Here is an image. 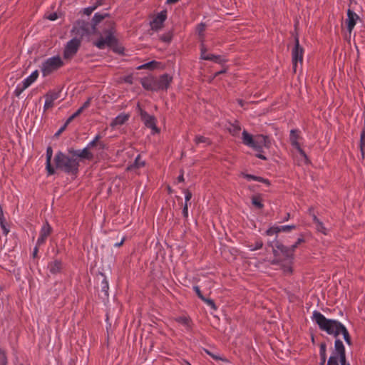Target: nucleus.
<instances>
[{
    "instance_id": "09e8293b",
    "label": "nucleus",
    "mask_w": 365,
    "mask_h": 365,
    "mask_svg": "<svg viewBox=\"0 0 365 365\" xmlns=\"http://www.w3.org/2000/svg\"><path fill=\"white\" fill-rule=\"evenodd\" d=\"M67 125L63 124V125L54 134L55 138H58L60 135L66 129Z\"/></svg>"
},
{
    "instance_id": "aec40b11",
    "label": "nucleus",
    "mask_w": 365,
    "mask_h": 365,
    "mask_svg": "<svg viewBox=\"0 0 365 365\" xmlns=\"http://www.w3.org/2000/svg\"><path fill=\"white\" fill-rule=\"evenodd\" d=\"M46 170L47 171L48 175H52L56 173V167L54 168L51 165V158L53 155V149L51 146H48L46 149Z\"/></svg>"
},
{
    "instance_id": "f8f14e48",
    "label": "nucleus",
    "mask_w": 365,
    "mask_h": 365,
    "mask_svg": "<svg viewBox=\"0 0 365 365\" xmlns=\"http://www.w3.org/2000/svg\"><path fill=\"white\" fill-rule=\"evenodd\" d=\"M138 107L139 108L140 118L142 121L144 122L145 126L158 133L160 130L156 126V119L155 116L149 115L145 110H143L140 107L139 103L138 104Z\"/></svg>"
},
{
    "instance_id": "1a4fd4ad",
    "label": "nucleus",
    "mask_w": 365,
    "mask_h": 365,
    "mask_svg": "<svg viewBox=\"0 0 365 365\" xmlns=\"http://www.w3.org/2000/svg\"><path fill=\"white\" fill-rule=\"evenodd\" d=\"M97 279V287L100 289L98 296L103 299L106 300L108 298V282L106 276L103 272H99L96 277Z\"/></svg>"
},
{
    "instance_id": "f704fd0d",
    "label": "nucleus",
    "mask_w": 365,
    "mask_h": 365,
    "mask_svg": "<svg viewBox=\"0 0 365 365\" xmlns=\"http://www.w3.org/2000/svg\"><path fill=\"white\" fill-rule=\"evenodd\" d=\"M251 251H255L261 249L263 247V242L261 240H257L255 243V245H249Z\"/></svg>"
},
{
    "instance_id": "6e6552de",
    "label": "nucleus",
    "mask_w": 365,
    "mask_h": 365,
    "mask_svg": "<svg viewBox=\"0 0 365 365\" xmlns=\"http://www.w3.org/2000/svg\"><path fill=\"white\" fill-rule=\"evenodd\" d=\"M304 48L299 44V37L297 34L294 36V46L292 51V68L294 73L297 72V63H301L303 61Z\"/></svg>"
},
{
    "instance_id": "e433bc0d",
    "label": "nucleus",
    "mask_w": 365,
    "mask_h": 365,
    "mask_svg": "<svg viewBox=\"0 0 365 365\" xmlns=\"http://www.w3.org/2000/svg\"><path fill=\"white\" fill-rule=\"evenodd\" d=\"M316 229L318 232H320L324 235H327V229L322 221H319L316 224Z\"/></svg>"
},
{
    "instance_id": "4be33fe9",
    "label": "nucleus",
    "mask_w": 365,
    "mask_h": 365,
    "mask_svg": "<svg viewBox=\"0 0 365 365\" xmlns=\"http://www.w3.org/2000/svg\"><path fill=\"white\" fill-rule=\"evenodd\" d=\"M130 118L129 114L120 113L118 116H116L110 123V125L112 128H114L118 125H123L127 120H128Z\"/></svg>"
},
{
    "instance_id": "b1692460",
    "label": "nucleus",
    "mask_w": 365,
    "mask_h": 365,
    "mask_svg": "<svg viewBox=\"0 0 365 365\" xmlns=\"http://www.w3.org/2000/svg\"><path fill=\"white\" fill-rule=\"evenodd\" d=\"M101 135L100 134L97 135L94 139L90 142L87 146H88L91 149L94 148H98L99 150H103L106 148V145L103 142L100 141L101 138Z\"/></svg>"
},
{
    "instance_id": "f257e3e1",
    "label": "nucleus",
    "mask_w": 365,
    "mask_h": 365,
    "mask_svg": "<svg viewBox=\"0 0 365 365\" xmlns=\"http://www.w3.org/2000/svg\"><path fill=\"white\" fill-rule=\"evenodd\" d=\"M110 16L108 13H96L91 22L79 21V29L83 31L82 35H98L99 38L93 42V45L99 49L110 48L114 53L124 55L125 48L119 43L118 39L115 36L116 32V24L112 19L106 20L99 30L98 25L106 18Z\"/></svg>"
},
{
    "instance_id": "f3484780",
    "label": "nucleus",
    "mask_w": 365,
    "mask_h": 365,
    "mask_svg": "<svg viewBox=\"0 0 365 365\" xmlns=\"http://www.w3.org/2000/svg\"><path fill=\"white\" fill-rule=\"evenodd\" d=\"M47 268L53 275L60 274L63 269V262L61 259H56L48 263Z\"/></svg>"
},
{
    "instance_id": "4468645a",
    "label": "nucleus",
    "mask_w": 365,
    "mask_h": 365,
    "mask_svg": "<svg viewBox=\"0 0 365 365\" xmlns=\"http://www.w3.org/2000/svg\"><path fill=\"white\" fill-rule=\"evenodd\" d=\"M331 356H336L340 361L341 365H345L346 363V355L345 348L343 342L336 339L334 343V352Z\"/></svg>"
},
{
    "instance_id": "bb28decb",
    "label": "nucleus",
    "mask_w": 365,
    "mask_h": 365,
    "mask_svg": "<svg viewBox=\"0 0 365 365\" xmlns=\"http://www.w3.org/2000/svg\"><path fill=\"white\" fill-rule=\"evenodd\" d=\"M38 71H34L29 77H27L23 81V84L24 85V88L29 87L38 78Z\"/></svg>"
},
{
    "instance_id": "473e14b6",
    "label": "nucleus",
    "mask_w": 365,
    "mask_h": 365,
    "mask_svg": "<svg viewBox=\"0 0 365 365\" xmlns=\"http://www.w3.org/2000/svg\"><path fill=\"white\" fill-rule=\"evenodd\" d=\"M160 64H161L160 62L153 60L150 62L145 63V67H146V69H148V70L153 71L155 69L158 68L160 67Z\"/></svg>"
},
{
    "instance_id": "a211bd4d",
    "label": "nucleus",
    "mask_w": 365,
    "mask_h": 365,
    "mask_svg": "<svg viewBox=\"0 0 365 365\" xmlns=\"http://www.w3.org/2000/svg\"><path fill=\"white\" fill-rule=\"evenodd\" d=\"M60 96V91H50L46 95L44 103V110H46L53 106V102Z\"/></svg>"
},
{
    "instance_id": "5701e85b",
    "label": "nucleus",
    "mask_w": 365,
    "mask_h": 365,
    "mask_svg": "<svg viewBox=\"0 0 365 365\" xmlns=\"http://www.w3.org/2000/svg\"><path fill=\"white\" fill-rule=\"evenodd\" d=\"M241 175L244 178L247 179V180L258 181V182L264 183V184H266L268 186H269L271 185V182H270V181L268 179L260 177V176H256V175H254L247 174V173H242Z\"/></svg>"
},
{
    "instance_id": "a878e982",
    "label": "nucleus",
    "mask_w": 365,
    "mask_h": 365,
    "mask_svg": "<svg viewBox=\"0 0 365 365\" xmlns=\"http://www.w3.org/2000/svg\"><path fill=\"white\" fill-rule=\"evenodd\" d=\"M145 163L144 160H141L140 155H138V156L135 158L133 163L130 165L127 168V170H132L133 169H138V168H142V167L145 166Z\"/></svg>"
},
{
    "instance_id": "f03ea898",
    "label": "nucleus",
    "mask_w": 365,
    "mask_h": 365,
    "mask_svg": "<svg viewBox=\"0 0 365 365\" xmlns=\"http://www.w3.org/2000/svg\"><path fill=\"white\" fill-rule=\"evenodd\" d=\"M90 150L91 148L86 146L82 150L69 148L67 150V153L61 150L58 151L53 159L56 170L76 176L79 172L80 161L93 160L94 155Z\"/></svg>"
},
{
    "instance_id": "7c9ffc66",
    "label": "nucleus",
    "mask_w": 365,
    "mask_h": 365,
    "mask_svg": "<svg viewBox=\"0 0 365 365\" xmlns=\"http://www.w3.org/2000/svg\"><path fill=\"white\" fill-rule=\"evenodd\" d=\"M196 145H198L200 143H206L207 145H211L212 142L211 140L205 136L202 135H196L194 140Z\"/></svg>"
},
{
    "instance_id": "412c9836",
    "label": "nucleus",
    "mask_w": 365,
    "mask_h": 365,
    "mask_svg": "<svg viewBox=\"0 0 365 365\" xmlns=\"http://www.w3.org/2000/svg\"><path fill=\"white\" fill-rule=\"evenodd\" d=\"M296 228V225H284V226H275L271 227L266 231L267 235H272L277 234L280 232H290Z\"/></svg>"
},
{
    "instance_id": "e2e57ef3",
    "label": "nucleus",
    "mask_w": 365,
    "mask_h": 365,
    "mask_svg": "<svg viewBox=\"0 0 365 365\" xmlns=\"http://www.w3.org/2000/svg\"><path fill=\"white\" fill-rule=\"evenodd\" d=\"M312 217V220L315 225L320 221V220L317 217L316 214H313Z\"/></svg>"
},
{
    "instance_id": "58836bf2",
    "label": "nucleus",
    "mask_w": 365,
    "mask_h": 365,
    "mask_svg": "<svg viewBox=\"0 0 365 365\" xmlns=\"http://www.w3.org/2000/svg\"><path fill=\"white\" fill-rule=\"evenodd\" d=\"M339 359L336 356H331L328 360L327 365H339Z\"/></svg>"
},
{
    "instance_id": "9d476101",
    "label": "nucleus",
    "mask_w": 365,
    "mask_h": 365,
    "mask_svg": "<svg viewBox=\"0 0 365 365\" xmlns=\"http://www.w3.org/2000/svg\"><path fill=\"white\" fill-rule=\"evenodd\" d=\"M81 46V40L77 38H73L70 40L66 45L63 51V58L65 59H70L73 58Z\"/></svg>"
},
{
    "instance_id": "4d7b16f0",
    "label": "nucleus",
    "mask_w": 365,
    "mask_h": 365,
    "mask_svg": "<svg viewBox=\"0 0 365 365\" xmlns=\"http://www.w3.org/2000/svg\"><path fill=\"white\" fill-rule=\"evenodd\" d=\"M0 226H1V229L3 230V233L5 235H7L8 233L9 232V230L6 227V223L1 224Z\"/></svg>"
},
{
    "instance_id": "49530a36",
    "label": "nucleus",
    "mask_w": 365,
    "mask_h": 365,
    "mask_svg": "<svg viewBox=\"0 0 365 365\" xmlns=\"http://www.w3.org/2000/svg\"><path fill=\"white\" fill-rule=\"evenodd\" d=\"M54 287H58L54 289L55 292L58 291L56 295H59L63 290V286L61 283H55Z\"/></svg>"
},
{
    "instance_id": "c85d7f7f",
    "label": "nucleus",
    "mask_w": 365,
    "mask_h": 365,
    "mask_svg": "<svg viewBox=\"0 0 365 365\" xmlns=\"http://www.w3.org/2000/svg\"><path fill=\"white\" fill-rule=\"evenodd\" d=\"M262 201V198L260 194H257L252 197V204L258 209H262L264 207V205Z\"/></svg>"
},
{
    "instance_id": "2f4dec72",
    "label": "nucleus",
    "mask_w": 365,
    "mask_h": 365,
    "mask_svg": "<svg viewBox=\"0 0 365 365\" xmlns=\"http://www.w3.org/2000/svg\"><path fill=\"white\" fill-rule=\"evenodd\" d=\"M327 345L324 343L321 344L319 349V354L322 360V364H324L327 359Z\"/></svg>"
},
{
    "instance_id": "ddd939ff",
    "label": "nucleus",
    "mask_w": 365,
    "mask_h": 365,
    "mask_svg": "<svg viewBox=\"0 0 365 365\" xmlns=\"http://www.w3.org/2000/svg\"><path fill=\"white\" fill-rule=\"evenodd\" d=\"M200 57L203 60L210 61L216 63L222 64L227 61L226 59L223 58L220 55H214L211 53H207V48L204 43L200 44Z\"/></svg>"
},
{
    "instance_id": "39448f33",
    "label": "nucleus",
    "mask_w": 365,
    "mask_h": 365,
    "mask_svg": "<svg viewBox=\"0 0 365 365\" xmlns=\"http://www.w3.org/2000/svg\"><path fill=\"white\" fill-rule=\"evenodd\" d=\"M242 135V143L250 148H252L253 150L258 153L255 155L257 158L263 160H267V158L262 154L263 148L262 145V140H260L259 134L252 135L247 130H244Z\"/></svg>"
},
{
    "instance_id": "6ab92c4d",
    "label": "nucleus",
    "mask_w": 365,
    "mask_h": 365,
    "mask_svg": "<svg viewBox=\"0 0 365 365\" xmlns=\"http://www.w3.org/2000/svg\"><path fill=\"white\" fill-rule=\"evenodd\" d=\"M359 19V16L351 9L347 10V19L346 24L347 26V30L351 34V31L354 28L356 21Z\"/></svg>"
},
{
    "instance_id": "ea45409f",
    "label": "nucleus",
    "mask_w": 365,
    "mask_h": 365,
    "mask_svg": "<svg viewBox=\"0 0 365 365\" xmlns=\"http://www.w3.org/2000/svg\"><path fill=\"white\" fill-rule=\"evenodd\" d=\"M121 79L124 83H128L130 85H132L133 83V74H129L128 76H125L123 77Z\"/></svg>"
},
{
    "instance_id": "6e6d98bb",
    "label": "nucleus",
    "mask_w": 365,
    "mask_h": 365,
    "mask_svg": "<svg viewBox=\"0 0 365 365\" xmlns=\"http://www.w3.org/2000/svg\"><path fill=\"white\" fill-rule=\"evenodd\" d=\"M232 126H233V130L232 131V135L237 134L240 132V130H241L240 126L238 125H232Z\"/></svg>"
},
{
    "instance_id": "7ed1b4c3",
    "label": "nucleus",
    "mask_w": 365,
    "mask_h": 365,
    "mask_svg": "<svg viewBox=\"0 0 365 365\" xmlns=\"http://www.w3.org/2000/svg\"><path fill=\"white\" fill-rule=\"evenodd\" d=\"M173 81V76L168 73L156 78L153 75L141 78L140 82L143 88L148 91H167Z\"/></svg>"
},
{
    "instance_id": "4c0bfd02",
    "label": "nucleus",
    "mask_w": 365,
    "mask_h": 365,
    "mask_svg": "<svg viewBox=\"0 0 365 365\" xmlns=\"http://www.w3.org/2000/svg\"><path fill=\"white\" fill-rule=\"evenodd\" d=\"M202 301L205 302L212 309H214V310L217 309V307H216L215 303L213 299L205 297Z\"/></svg>"
},
{
    "instance_id": "2eb2a0df",
    "label": "nucleus",
    "mask_w": 365,
    "mask_h": 365,
    "mask_svg": "<svg viewBox=\"0 0 365 365\" xmlns=\"http://www.w3.org/2000/svg\"><path fill=\"white\" fill-rule=\"evenodd\" d=\"M167 19V10L161 11L158 15L150 21V24L151 29L154 31H158L163 28V23Z\"/></svg>"
},
{
    "instance_id": "69168bd1",
    "label": "nucleus",
    "mask_w": 365,
    "mask_h": 365,
    "mask_svg": "<svg viewBox=\"0 0 365 365\" xmlns=\"http://www.w3.org/2000/svg\"><path fill=\"white\" fill-rule=\"evenodd\" d=\"M227 72V68H224L220 71H217L215 73V77L216 76H218L219 75L222 74V73H225Z\"/></svg>"
},
{
    "instance_id": "20e7f679",
    "label": "nucleus",
    "mask_w": 365,
    "mask_h": 365,
    "mask_svg": "<svg viewBox=\"0 0 365 365\" xmlns=\"http://www.w3.org/2000/svg\"><path fill=\"white\" fill-rule=\"evenodd\" d=\"M319 328L328 334L336 336L342 334L344 340L348 344H351L349 334L346 328L338 321H317Z\"/></svg>"
},
{
    "instance_id": "052dcab7",
    "label": "nucleus",
    "mask_w": 365,
    "mask_h": 365,
    "mask_svg": "<svg viewBox=\"0 0 365 365\" xmlns=\"http://www.w3.org/2000/svg\"><path fill=\"white\" fill-rule=\"evenodd\" d=\"M104 3V0H96V3L93 4L94 6H96V9H97L98 6L103 5Z\"/></svg>"
},
{
    "instance_id": "774afa93",
    "label": "nucleus",
    "mask_w": 365,
    "mask_h": 365,
    "mask_svg": "<svg viewBox=\"0 0 365 365\" xmlns=\"http://www.w3.org/2000/svg\"><path fill=\"white\" fill-rule=\"evenodd\" d=\"M205 351H206V353H207V354H209V355H210L212 358H213L214 359H219V357H218V356H217L216 355H215V354H212V353H211V352H210L209 351L206 350Z\"/></svg>"
},
{
    "instance_id": "864d4df0",
    "label": "nucleus",
    "mask_w": 365,
    "mask_h": 365,
    "mask_svg": "<svg viewBox=\"0 0 365 365\" xmlns=\"http://www.w3.org/2000/svg\"><path fill=\"white\" fill-rule=\"evenodd\" d=\"M282 260H283V259H279V257H275L274 259H273L270 262V263H271V264H272V265H279V264H281V262H282Z\"/></svg>"
},
{
    "instance_id": "c9c22d12",
    "label": "nucleus",
    "mask_w": 365,
    "mask_h": 365,
    "mask_svg": "<svg viewBox=\"0 0 365 365\" xmlns=\"http://www.w3.org/2000/svg\"><path fill=\"white\" fill-rule=\"evenodd\" d=\"M173 38V33L168 32L167 34H163L160 37V40L165 43H170L172 41Z\"/></svg>"
},
{
    "instance_id": "13d9d810",
    "label": "nucleus",
    "mask_w": 365,
    "mask_h": 365,
    "mask_svg": "<svg viewBox=\"0 0 365 365\" xmlns=\"http://www.w3.org/2000/svg\"><path fill=\"white\" fill-rule=\"evenodd\" d=\"M125 240V237H122L120 242H117L114 243V246L116 247H121L123 245Z\"/></svg>"
},
{
    "instance_id": "c03bdc74",
    "label": "nucleus",
    "mask_w": 365,
    "mask_h": 365,
    "mask_svg": "<svg viewBox=\"0 0 365 365\" xmlns=\"http://www.w3.org/2000/svg\"><path fill=\"white\" fill-rule=\"evenodd\" d=\"M27 88H24V85H22V87H20L19 86H17V88L14 91V94L16 96L19 97L21 93L26 89Z\"/></svg>"
},
{
    "instance_id": "338daca9",
    "label": "nucleus",
    "mask_w": 365,
    "mask_h": 365,
    "mask_svg": "<svg viewBox=\"0 0 365 365\" xmlns=\"http://www.w3.org/2000/svg\"><path fill=\"white\" fill-rule=\"evenodd\" d=\"M308 214L312 217L313 214H315L314 213V207H310L309 209H308Z\"/></svg>"
},
{
    "instance_id": "79ce46f5",
    "label": "nucleus",
    "mask_w": 365,
    "mask_h": 365,
    "mask_svg": "<svg viewBox=\"0 0 365 365\" xmlns=\"http://www.w3.org/2000/svg\"><path fill=\"white\" fill-rule=\"evenodd\" d=\"M96 6H94L93 5V6H88V7L85 8V9H83V14H84L85 15L89 16V15H91V14H92V12H93L94 10H96Z\"/></svg>"
},
{
    "instance_id": "423d86ee",
    "label": "nucleus",
    "mask_w": 365,
    "mask_h": 365,
    "mask_svg": "<svg viewBox=\"0 0 365 365\" xmlns=\"http://www.w3.org/2000/svg\"><path fill=\"white\" fill-rule=\"evenodd\" d=\"M63 66V61L59 56H53L42 63L41 70L43 77L57 71Z\"/></svg>"
},
{
    "instance_id": "c756f323",
    "label": "nucleus",
    "mask_w": 365,
    "mask_h": 365,
    "mask_svg": "<svg viewBox=\"0 0 365 365\" xmlns=\"http://www.w3.org/2000/svg\"><path fill=\"white\" fill-rule=\"evenodd\" d=\"M259 136H260V140H262V148L264 147L265 148H267V149L270 148L271 145H272V142H271L269 137L268 135H264L262 134H259Z\"/></svg>"
},
{
    "instance_id": "72a5a7b5",
    "label": "nucleus",
    "mask_w": 365,
    "mask_h": 365,
    "mask_svg": "<svg viewBox=\"0 0 365 365\" xmlns=\"http://www.w3.org/2000/svg\"><path fill=\"white\" fill-rule=\"evenodd\" d=\"M304 242H305V240L303 237V235H301V237H299L297 242L294 245L290 246L291 251L294 253L295 250L299 247V245Z\"/></svg>"
},
{
    "instance_id": "a18cd8bd",
    "label": "nucleus",
    "mask_w": 365,
    "mask_h": 365,
    "mask_svg": "<svg viewBox=\"0 0 365 365\" xmlns=\"http://www.w3.org/2000/svg\"><path fill=\"white\" fill-rule=\"evenodd\" d=\"M193 289H194L196 294L197 295V297L200 299H201L202 300H203L205 297L203 296V294H202L200 287L197 286H195V287H193Z\"/></svg>"
},
{
    "instance_id": "a19ab883",
    "label": "nucleus",
    "mask_w": 365,
    "mask_h": 365,
    "mask_svg": "<svg viewBox=\"0 0 365 365\" xmlns=\"http://www.w3.org/2000/svg\"><path fill=\"white\" fill-rule=\"evenodd\" d=\"M312 319H327L323 314L317 311H314L312 317Z\"/></svg>"
},
{
    "instance_id": "dca6fc26",
    "label": "nucleus",
    "mask_w": 365,
    "mask_h": 365,
    "mask_svg": "<svg viewBox=\"0 0 365 365\" xmlns=\"http://www.w3.org/2000/svg\"><path fill=\"white\" fill-rule=\"evenodd\" d=\"M52 232V227L48 224L47 221H46L45 224L42 226L40 231V236L37 240V246H41L43 243H45L47 237L51 235Z\"/></svg>"
},
{
    "instance_id": "5fc2aeb1",
    "label": "nucleus",
    "mask_w": 365,
    "mask_h": 365,
    "mask_svg": "<svg viewBox=\"0 0 365 365\" xmlns=\"http://www.w3.org/2000/svg\"><path fill=\"white\" fill-rule=\"evenodd\" d=\"M91 100H92V98H91V97H89V98L87 99V101H85V102L83 103V104L81 106L83 107V108H84V109L88 108L90 106V105H91Z\"/></svg>"
},
{
    "instance_id": "de8ad7c7",
    "label": "nucleus",
    "mask_w": 365,
    "mask_h": 365,
    "mask_svg": "<svg viewBox=\"0 0 365 365\" xmlns=\"http://www.w3.org/2000/svg\"><path fill=\"white\" fill-rule=\"evenodd\" d=\"M282 269H283V272L284 273L292 274L293 272V269L291 266H286L284 264H282Z\"/></svg>"
},
{
    "instance_id": "bf43d9fd",
    "label": "nucleus",
    "mask_w": 365,
    "mask_h": 365,
    "mask_svg": "<svg viewBox=\"0 0 365 365\" xmlns=\"http://www.w3.org/2000/svg\"><path fill=\"white\" fill-rule=\"evenodd\" d=\"M185 179H184V175H183V170H180V175L178 177V181L179 182H184Z\"/></svg>"
},
{
    "instance_id": "8fccbe9b",
    "label": "nucleus",
    "mask_w": 365,
    "mask_h": 365,
    "mask_svg": "<svg viewBox=\"0 0 365 365\" xmlns=\"http://www.w3.org/2000/svg\"><path fill=\"white\" fill-rule=\"evenodd\" d=\"M182 215L185 218L188 217V205L187 203H185L182 208Z\"/></svg>"
},
{
    "instance_id": "9b49d317",
    "label": "nucleus",
    "mask_w": 365,
    "mask_h": 365,
    "mask_svg": "<svg viewBox=\"0 0 365 365\" xmlns=\"http://www.w3.org/2000/svg\"><path fill=\"white\" fill-rule=\"evenodd\" d=\"M299 131L297 129L291 130L290 135H289V140H290L291 145L295 149H297V151L299 152V153L300 154V155L304 158L305 163H309V159L307 155L306 154V153L304 152V150L301 148L300 144L298 142V139L299 138Z\"/></svg>"
},
{
    "instance_id": "0eeeda50",
    "label": "nucleus",
    "mask_w": 365,
    "mask_h": 365,
    "mask_svg": "<svg viewBox=\"0 0 365 365\" xmlns=\"http://www.w3.org/2000/svg\"><path fill=\"white\" fill-rule=\"evenodd\" d=\"M274 246L276 249H273V255L274 257H283V260H287L290 264L293 262L294 254L291 251L290 247H287L282 244L277 238L274 240Z\"/></svg>"
},
{
    "instance_id": "680f3d73",
    "label": "nucleus",
    "mask_w": 365,
    "mask_h": 365,
    "mask_svg": "<svg viewBox=\"0 0 365 365\" xmlns=\"http://www.w3.org/2000/svg\"><path fill=\"white\" fill-rule=\"evenodd\" d=\"M75 118H73V116L71 115L67 120L65 122V125H66L67 126L74 120Z\"/></svg>"
},
{
    "instance_id": "393cba45",
    "label": "nucleus",
    "mask_w": 365,
    "mask_h": 365,
    "mask_svg": "<svg viewBox=\"0 0 365 365\" xmlns=\"http://www.w3.org/2000/svg\"><path fill=\"white\" fill-rule=\"evenodd\" d=\"M364 127L361 132L360 143H359V148H360V151L361 153L362 158H364V155H365V112L364 113Z\"/></svg>"
},
{
    "instance_id": "3c124183",
    "label": "nucleus",
    "mask_w": 365,
    "mask_h": 365,
    "mask_svg": "<svg viewBox=\"0 0 365 365\" xmlns=\"http://www.w3.org/2000/svg\"><path fill=\"white\" fill-rule=\"evenodd\" d=\"M46 19H48L50 21H55V20H56L58 19L57 13L53 12V13L50 14L49 15H48L46 16Z\"/></svg>"
},
{
    "instance_id": "37998d69",
    "label": "nucleus",
    "mask_w": 365,
    "mask_h": 365,
    "mask_svg": "<svg viewBox=\"0 0 365 365\" xmlns=\"http://www.w3.org/2000/svg\"><path fill=\"white\" fill-rule=\"evenodd\" d=\"M184 192L185 199V203H187V202L192 198V194L188 189H185Z\"/></svg>"
},
{
    "instance_id": "0e129e2a",
    "label": "nucleus",
    "mask_w": 365,
    "mask_h": 365,
    "mask_svg": "<svg viewBox=\"0 0 365 365\" xmlns=\"http://www.w3.org/2000/svg\"><path fill=\"white\" fill-rule=\"evenodd\" d=\"M38 247L39 246H37V244L36 245V247H34V252H33V257L35 258L37 256V254H38Z\"/></svg>"
},
{
    "instance_id": "603ef678",
    "label": "nucleus",
    "mask_w": 365,
    "mask_h": 365,
    "mask_svg": "<svg viewBox=\"0 0 365 365\" xmlns=\"http://www.w3.org/2000/svg\"><path fill=\"white\" fill-rule=\"evenodd\" d=\"M4 223H6V220L4 216L2 206L0 205V225Z\"/></svg>"
},
{
    "instance_id": "cd10ccee",
    "label": "nucleus",
    "mask_w": 365,
    "mask_h": 365,
    "mask_svg": "<svg viewBox=\"0 0 365 365\" xmlns=\"http://www.w3.org/2000/svg\"><path fill=\"white\" fill-rule=\"evenodd\" d=\"M205 28L206 24L203 22H201L199 24H197L196 27V33L199 36V40L201 41V43H204Z\"/></svg>"
}]
</instances>
